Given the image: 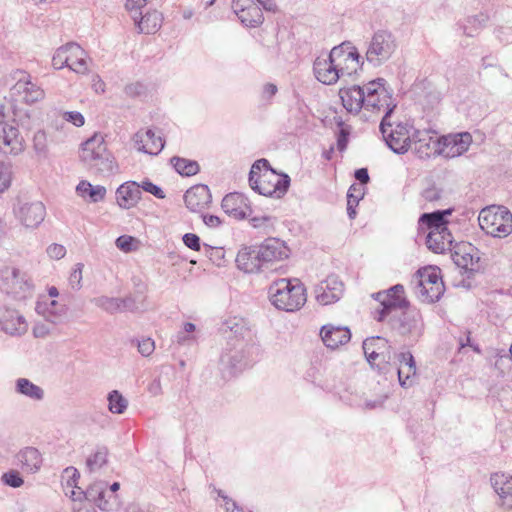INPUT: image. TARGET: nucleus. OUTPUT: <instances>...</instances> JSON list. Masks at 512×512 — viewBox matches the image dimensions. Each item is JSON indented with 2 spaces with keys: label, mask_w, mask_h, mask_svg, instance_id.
<instances>
[{
  "label": "nucleus",
  "mask_w": 512,
  "mask_h": 512,
  "mask_svg": "<svg viewBox=\"0 0 512 512\" xmlns=\"http://www.w3.org/2000/svg\"><path fill=\"white\" fill-rule=\"evenodd\" d=\"M0 327L9 335H23L28 330L24 316L9 306H0Z\"/></svg>",
  "instance_id": "nucleus-18"
},
{
  "label": "nucleus",
  "mask_w": 512,
  "mask_h": 512,
  "mask_svg": "<svg viewBox=\"0 0 512 512\" xmlns=\"http://www.w3.org/2000/svg\"><path fill=\"white\" fill-rule=\"evenodd\" d=\"M220 331L226 335L227 341L232 337V342L253 341L251 330L245 319L240 317H229L222 322Z\"/></svg>",
  "instance_id": "nucleus-25"
},
{
  "label": "nucleus",
  "mask_w": 512,
  "mask_h": 512,
  "mask_svg": "<svg viewBox=\"0 0 512 512\" xmlns=\"http://www.w3.org/2000/svg\"><path fill=\"white\" fill-rule=\"evenodd\" d=\"M12 179V171L9 164L0 160V192L9 188Z\"/></svg>",
  "instance_id": "nucleus-58"
},
{
  "label": "nucleus",
  "mask_w": 512,
  "mask_h": 512,
  "mask_svg": "<svg viewBox=\"0 0 512 512\" xmlns=\"http://www.w3.org/2000/svg\"><path fill=\"white\" fill-rule=\"evenodd\" d=\"M140 184L135 181H127L116 190V200L122 209H130L137 205L141 199Z\"/></svg>",
  "instance_id": "nucleus-33"
},
{
  "label": "nucleus",
  "mask_w": 512,
  "mask_h": 512,
  "mask_svg": "<svg viewBox=\"0 0 512 512\" xmlns=\"http://www.w3.org/2000/svg\"><path fill=\"white\" fill-rule=\"evenodd\" d=\"M67 67L78 74H86L89 71L88 55L77 43H69Z\"/></svg>",
  "instance_id": "nucleus-37"
},
{
  "label": "nucleus",
  "mask_w": 512,
  "mask_h": 512,
  "mask_svg": "<svg viewBox=\"0 0 512 512\" xmlns=\"http://www.w3.org/2000/svg\"><path fill=\"white\" fill-rule=\"evenodd\" d=\"M320 336L323 343L331 349H336L348 343L351 339L350 329L346 326L327 324L322 326Z\"/></svg>",
  "instance_id": "nucleus-29"
},
{
  "label": "nucleus",
  "mask_w": 512,
  "mask_h": 512,
  "mask_svg": "<svg viewBox=\"0 0 512 512\" xmlns=\"http://www.w3.org/2000/svg\"><path fill=\"white\" fill-rule=\"evenodd\" d=\"M212 200L207 185L199 184L188 189L184 195V201L189 210L198 212L206 208Z\"/></svg>",
  "instance_id": "nucleus-30"
},
{
  "label": "nucleus",
  "mask_w": 512,
  "mask_h": 512,
  "mask_svg": "<svg viewBox=\"0 0 512 512\" xmlns=\"http://www.w3.org/2000/svg\"><path fill=\"white\" fill-rule=\"evenodd\" d=\"M472 143V136L469 132H463L441 138L442 148L439 154H443L447 158H454L468 151Z\"/></svg>",
  "instance_id": "nucleus-21"
},
{
  "label": "nucleus",
  "mask_w": 512,
  "mask_h": 512,
  "mask_svg": "<svg viewBox=\"0 0 512 512\" xmlns=\"http://www.w3.org/2000/svg\"><path fill=\"white\" fill-rule=\"evenodd\" d=\"M459 274L463 277L460 285L465 288H471L472 282L477 274L483 273L485 265L481 258H452Z\"/></svg>",
  "instance_id": "nucleus-26"
},
{
  "label": "nucleus",
  "mask_w": 512,
  "mask_h": 512,
  "mask_svg": "<svg viewBox=\"0 0 512 512\" xmlns=\"http://www.w3.org/2000/svg\"><path fill=\"white\" fill-rule=\"evenodd\" d=\"M134 146L138 151L150 155H157L164 148V140L156 135L152 129L140 130L133 137Z\"/></svg>",
  "instance_id": "nucleus-27"
},
{
  "label": "nucleus",
  "mask_w": 512,
  "mask_h": 512,
  "mask_svg": "<svg viewBox=\"0 0 512 512\" xmlns=\"http://www.w3.org/2000/svg\"><path fill=\"white\" fill-rule=\"evenodd\" d=\"M488 20L489 16L487 14L479 13L477 15L468 16L458 25L464 35L475 37L479 31L486 26Z\"/></svg>",
  "instance_id": "nucleus-41"
},
{
  "label": "nucleus",
  "mask_w": 512,
  "mask_h": 512,
  "mask_svg": "<svg viewBox=\"0 0 512 512\" xmlns=\"http://www.w3.org/2000/svg\"><path fill=\"white\" fill-rule=\"evenodd\" d=\"M69 43L59 47L52 58V65L55 69H62L68 65Z\"/></svg>",
  "instance_id": "nucleus-52"
},
{
  "label": "nucleus",
  "mask_w": 512,
  "mask_h": 512,
  "mask_svg": "<svg viewBox=\"0 0 512 512\" xmlns=\"http://www.w3.org/2000/svg\"><path fill=\"white\" fill-rule=\"evenodd\" d=\"M116 246L124 253H131L137 250L139 240L129 235H122L116 239Z\"/></svg>",
  "instance_id": "nucleus-51"
},
{
  "label": "nucleus",
  "mask_w": 512,
  "mask_h": 512,
  "mask_svg": "<svg viewBox=\"0 0 512 512\" xmlns=\"http://www.w3.org/2000/svg\"><path fill=\"white\" fill-rule=\"evenodd\" d=\"M388 323L394 331L401 336H408L417 341L423 334L424 323L421 313L410 308L400 310L397 314H392L388 319Z\"/></svg>",
  "instance_id": "nucleus-11"
},
{
  "label": "nucleus",
  "mask_w": 512,
  "mask_h": 512,
  "mask_svg": "<svg viewBox=\"0 0 512 512\" xmlns=\"http://www.w3.org/2000/svg\"><path fill=\"white\" fill-rule=\"evenodd\" d=\"M80 159L93 173L110 176L118 172V164L108 151L103 135L99 133L82 144Z\"/></svg>",
  "instance_id": "nucleus-1"
},
{
  "label": "nucleus",
  "mask_w": 512,
  "mask_h": 512,
  "mask_svg": "<svg viewBox=\"0 0 512 512\" xmlns=\"http://www.w3.org/2000/svg\"><path fill=\"white\" fill-rule=\"evenodd\" d=\"M282 258H272V260H261L259 261V272L258 273H272V272H279L282 270V266H280L279 260Z\"/></svg>",
  "instance_id": "nucleus-59"
},
{
  "label": "nucleus",
  "mask_w": 512,
  "mask_h": 512,
  "mask_svg": "<svg viewBox=\"0 0 512 512\" xmlns=\"http://www.w3.org/2000/svg\"><path fill=\"white\" fill-rule=\"evenodd\" d=\"M331 52L341 78L356 74L364 64L365 58H361L357 48L350 42H343L333 47Z\"/></svg>",
  "instance_id": "nucleus-13"
},
{
  "label": "nucleus",
  "mask_w": 512,
  "mask_h": 512,
  "mask_svg": "<svg viewBox=\"0 0 512 512\" xmlns=\"http://www.w3.org/2000/svg\"><path fill=\"white\" fill-rule=\"evenodd\" d=\"M491 485L500 498L504 499L512 493V475L494 473L490 477Z\"/></svg>",
  "instance_id": "nucleus-42"
},
{
  "label": "nucleus",
  "mask_w": 512,
  "mask_h": 512,
  "mask_svg": "<svg viewBox=\"0 0 512 512\" xmlns=\"http://www.w3.org/2000/svg\"><path fill=\"white\" fill-rule=\"evenodd\" d=\"M397 49L395 36L387 30H378L368 42L365 60L373 67L387 62Z\"/></svg>",
  "instance_id": "nucleus-7"
},
{
  "label": "nucleus",
  "mask_w": 512,
  "mask_h": 512,
  "mask_svg": "<svg viewBox=\"0 0 512 512\" xmlns=\"http://www.w3.org/2000/svg\"><path fill=\"white\" fill-rule=\"evenodd\" d=\"M257 350L253 341H242L234 343L229 337L225 351L221 355L220 362L230 375L242 371L253 361L252 354Z\"/></svg>",
  "instance_id": "nucleus-5"
},
{
  "label": "nucleus",
  "mask_w": 512,
  "mask_h": 512,
  "mask_svg": "<svg viewBox=\"0 0 512 512\" xmlns=\"http://www.w3.org/2000/svg\"><path fill=\"white\" fill-rule=\"evenodd\" d=\"M107 495V482L105 481H96L92 483L85 491L80 489V491H72V497L74 500L81 499L83 496L87 501L96 505L100 510L110 512L117 510L120 506V500L118 496H109L108 499H105Z\"/></svg>",
  "instance_id": "nucleus-14"
},
{
  "label": "nucleus",
  "mask_w": 512,
  "mask_h": 512,
  "mask_svg": "<svg viewBox=\"0 0 512 512\" xmlns=\"http://www.w3.org/2000/svg\"><path fill=\"white\" fill-rule=\"evenodd\" d=\"M15 83L10 88V97L15 101L34 104L45 98V91L32 82V77L24 70H15L11 74Z\"/></svg>",
  "instance_id": "nucleus-10"
},
{
  "label": "nucleus",
  "mask_w": 512,
  "mask_h": 512,
  "mask_svg": "<svg viewBox=\"0 0 512 512\" xmlns=\"http://www.w3.org/2000/svg\"><path fill=\"white\" fill-rule=\"evenodd\" d=\"M137 347L139 353L142 356L148 357L153 353L155 349V343L151 338H144L142 340L137 341Z\"/></svg>",
  "instance_id": "nucleus-62"
},
{
  "label": "nucleus",
  "mask_w": 512,
  "mask_h": 512,
  "mask_svg": "<svg viewBox=\"0 0 512 512\" xmlns=\"http://www.w3.org/2000/svg\"><path fill=\"white\" fill-rule=\"evenodd\" d=\"M343 283L335 275L328 276L315 287L317 301L322 305L337 302L343 294Z\"/></svg>",
  "instance_id": "nucleus-20"
},
{
  "label": "nucleus",
  "mask_w": 512,
  "mask_h": 512,
  "mask_svg": "<svg viewBox=\"0 0 512 512\" xmlns=\"http://www.w3.org/2000/svg\"><path fill=\"white\" fill-rule=\"evenodd\" d=\"M108 448L106 446H98L96 450L86 459V469L90 472L99 471L108 463Z\"/></svg>",
  "instance_id": "nucleus-43"
},
{
  "label": "nucleus",
  "mask_w": 512,
  "mask_h": 512,
  "mask_svg": "<svg viewBox=\"0 0 512 512\" xmlns=\"http://www.w3.org/2000/svg\"><path fill=\"white\" fill-rule=\"evenodd\" d=\"M426 246L434 254L451 252V256H473V247L470 243L461 242L453 244L449 230L429 231L426 236Z\"/></svg>",
  "instance_id": "nucleus-12"
},
{
  "label": "nucleus",
  "mask_w": 512,
  "mask_h": 512,
  "mask_svg": "<svg viewBox=\"0 0 512 512\" xmlns=\"http://www.w3.org/2000/svg\"><path fill=\"white\" fill-rule=\"evenodd\" d=\"M33 146L38 155L45 156L47 152V135L39 130L34 134Z\"/></svg>",
  "instance_id": "nucleus-57"
},
{
  "label": "nucleus",
  "mask_w": 512,
  "mask_h": 512,
  "mask_svg": "<svg viewBox=\"0 0 512 512\" xmlns=\"http://www.w3.org/2000/svg\"><path fill=\"white\" fill-rule=\"evenodd\" d=\"M396 361L399 364L398 379L403 388L411 387L414 384L417 368L416 362L411 352H401L396 355Z\"/></svg>",
  "instance_id": "nucleus-31"
},
{
  "label": "nucleus",
  "mask_w": 512,
  "mask_h": 512,
  "mask_svg": "<svg viewBox=\"0 0 512 512\" xmlns=\"http://www.w3.org/2000/svg\"><path fill=\"white\" fill-rule=\"evenodd\" d=\"M175 170L182 176H193L199 172V164L196 161L174 156L170 160Z\"/></svg>",
  "instance_id": "nucleus-46"
},
{
  "label": "nucleus",
  "mask_w": 512,
  "mask_h": 512,
  "mask_svg": "<svg viewBox=\"0 0 512 512\" xmlns=\"http://www.w3.org/2000/svg\"><path fill=\"white\" fill-rule=\"evenodd\" d=\"M141 188L144 191L154 195L158 199L165 198V194H164L163 190L159 186L150 182L149 180L143 181L142 184L140 185V189Z\"/></svg>",
  "instance_id": "nucleus-64"
},
{
  "label": "nucleus",
  "mask_w": 512,
  "mask_h": 512,
  "mask_svg": "<svg viewBox=\"0 0 512 512\" xmlns=\"http://www.w3.org/2000/svg\"><path fill=\"white\" fill-rule=\"evenodd\" d=\"M305 292L306 289L301 283L292 284L286 278L274 281L268 290L272 305L286 312L299 310L305 304Z\"/></svg>",
  "instance_id": "nucleus-2"
},
{
  "label": "nucleus",
  "mask_w": 512,
  "mask_h": 512,
  "mask_svg": "<svg viewBox=\"0 0 512 512\" xmlns=\"http://www.w3.org/2000/svg\"><path fill=\"white\" fill-rule=\"evenodd\" d=\"M31 277L16 267H5L0 271V289L16 300H26L34 294Z\"/></svg>",
  "instance_id": "nucleus-3"
},
{
  "label": "nucleus",
  "mask_w": 512,
  "mask_h": 512,
  "mask_svg": "<svg viewBox=\"0 0 512 512\" xmlns=\"http://www.w3.org/2000/svg\"><path fill=\"white\" fill-rule=\"evenodd\" d=\"M245 200L239 193H230L223 198L221 207L229 216L241 220L247 217L248 207Z\"/></svg>",
  "instance_id": "nucleus-35"
},
{
  "label": "nucleus",
  "mask_w": 512,
  "mask_h": 512,
  "mask_svg": "<svg viewBox=\"0 0 512 512\" xmlns=\"http://www.w3.org/2000/svg\"><path fill=\"white\" fill-rule=\"evenodd\" d=\"M363 351L367 361L372 365L378 358L384 362L391 361L392 346L381 336H373L364 340Z\"/></svg>",
  "instance_id": "nucleus-23"
},
{
  "label": "nucleus",
  "mask_w": 512,
  "mask_h": 512,
  "mask_svg": "<svg viewBox=\"0 0 512 512\" xmlns=\"http://www.w3.org/2000/svg\"><path fill=\"white\" fill-rule=\"evenodd\" d=\"M414 294L422 303L433 304L438 302L445 292L444 283H431L430 285L415 284Z\"/></svg>",
  "instance_id": "nucleus-38"
},
{
  "label": "nucleus",
  "mask_w": 512,
  "mask_h": 512,
  "mask_svg": "<svg viewBox=\"0 0 512 512\" xmlns=\"http://www.w3.org/2000/svg\"><path fill=\"white\" fill-rule=\"evenodd\" d=\"M84 265L82 263L76 264L69 276V284L73 289L78 290L81 287L82 280V269Z\"/></svg>",
  "instance_id": "nucleus-61"
},
{
  "label": "nucleus",
  "mask_w": 512,
  "mask_h": 512,
  "mask_svg": "<svg viewBox=\"0 0 512 512\" xmlns=\"http://www.w3.org/2000/svg\"><path fill=\"white\" fill-rule=\"evenodd\" d=\"M108 410L113 414H123L127 407L128 401L118 390H112L107 395Z\"/></svg>",
  "instance_id": "nucleus-47"
},
{
  "label": "nucleus",
  "mask_w": 512,
  "mask_h": 512,
  "mask_svg": "<svg viewBox=\"0 0 512 512\" xmlns=\"http://www.w3.org/2000/svg\"><path fill=\"white\" fill-rule=\"evenodd\" d=\"M478 220L482 230L493 237H506L512 232V214L504 206L483 208Z\"/></svg>",
  "instance_id": "nucleus-4"
},
{
  "label": "nucleus",
  "mask_w": 512,
  "mask_h": 512,
  "mask_svg": "<svg viewBox=\"0 0 512 512\" xmlns=\"http://www.w3.org/2000/svg\"><path fill=\"white\" fill-rule=\"evenodd\" d=\"M91 302L109 314L126 312L122 298L99 296L91 299Z\"/></svg>",
  "instance_id": "nucleus-44"
},
{
  "label": "nucleus",
  "mask_w": 512,
  "mask_h": 512,
  "mask_svg": "<svg viewBox=\"0 0 512 512\" xmlns=\"http://www.w3.org/2000/svg\"><path fill=\"white\" fill-rule=\"evenodd\" d=\"M374 298L380 304V308L374 311V319L378 322L388 320L392 314H397L400 310L407 309L410 305L404 296V286L401 284H396L386 291L374 294Z\"/></svg>",
  "instance_id": "nucleus-8"
},
{
  "label": "nucleus",
  "mask_w": 512,
  "mask_h": 512,
  "mask_svg": "<svg viewBox=\"0 0 512 512\" xmlns=\"http://www.w3.org/2000/svg\"><path fill=\"white\" fill-rule=\"evenodd\" d=\"M232 9L241 23L247 27H257L263 22L262 10L254 0H233Z\"/></svg>",
  "instance_id": "nucleus-17"
},
{
  "label": "nucleus",
  "mask_w": 512,
  "mask_h": 512,
  "mask_svg": "<svg viewBox=\"0 0 512 512\" xmlns=\"http://www.w3.org/2000/svg\"><path fill=\"white\" fill-rule=\"evenodd\" d=\"M2 481L5 485L12 488H19L24 484V480L17 470H9L2 475Z\"/></svg>",
  "instance_id": "nucleus-56"
},
{
  "label": "nucleus",
  "mask_w": 512,
  "mask_h": 512,
  "mask_svg": "<svg viewBox=\"0 0 512 512\" xmlns=\"http://www.w3.org/2000/svg\"><path fill=\"white\" fill-rule=\"evenodd\" d=\"M385 79L378 78L365 85L364 109L369 111H385L383 118H390L396 104L393 103L391 92L385 87Z\"/></svg>",
  "instance_id": "nucleus-9"
},
{
  "label": "nucleus",
  "mask_w": 512,
  "mask_h": 512,
  "mask_svg": "<svg viewBox=\"0 0 512 512\" xmlns=\"http://www.w3.org/2000/svg\"><path fill=\"white\" fill-rule=\"evenodd\" d=\"M344 108L350 113H359L364 108L365 86L353 85L339 90Z\"/></svg>",
  "instance_id": "nucleus-32"
},
{
  "label": "nucleus",
  "mask_w": 512,
  "mask_h": 512,
  "mask_svg": "<svg viewBox=\"0 0 512 512\" xmlns=\"http://www.w3.org/2000/svg\"><path fill=\"white\" fill-rule=\"evenodd\" d=\"M125 93L129 97H142L147 93V86L142 82H134L126 85Z\"/></svg>",
  "instance_id": "nucleus-60"
},
{
  "label": "nucleus",
  "mask_w": 512,
  "mask_h": 512,
  "mask_svg": "<svg viewBox=\"0 0 512 512\" xmlns=\"http://www.w3.org/2000/svg\"><path fill=\"white\" fill-rule=\"evenodd\" d=\"M16 391L33 400L39 401L44 398L43 389L26 378H19L16 381Z\"/></svg>",
  "instance_id": "nucleus-45"
},
{
  "label": "nucleus",
  "mask_w": 512,
  "mask_h": 512,
  "mask_svg": "<svg viewBox=\"0 0 512 512\" xmlns=\"http://www.w3.org/2000/svg\"><path fill=\"white\" fill-rule=\"evenodd\" d=\"M380 131L387 146L397 154H404L408 151L411 143L407 124L398 123L394 127L389 118H382Z\"/></svg>",
  "instance_id": "nucleus-15"
},
{
  "label": "nucleus",
  "mask_w": 512,
  "mask_h": 512,
  "mask_svg": "<svg viewBox=\"0 0 512 512\" xmlns=\"http://www.w3.org/2000/svg\"><path fill=\"white\" fill-rule=\"evenodd\" d=\"M63 119L67 122L72 123L76 127H81L85 123L84 116L78 111L64 112Z\"/></svg>",
  "instance_id": "nucleus-63"
},
{
  "label": "nucleus",
  "mask_w": 512,
  "mask_h": 512,
  "mask_svg": "<svg viewBox=\"0 0 512 512\" xmlns=\"http://www.w3.org/2000/svg\"><path fill=\"white\" fill-rule=\"evenodd\" d=\"M24 148V139L19 130L7 123H0V152L16 156Z\"/></svg>",
  "instance_id": "nucleus-19"
},
{
  "label": "nucleus",
  "mask_w": 512,
  "mask_h": 512,
  "mask_svg": "<svg viewBox=\"0 0 512 512\" xmlns=\"http://www.w3.org/2000/svg\"><path fill=\"white\" fill-rule=\"evenodd\" d=\"M249 184L260 195L278 199L286 194L290 185V177L287 174L266 169L257 176H249Z\"/></svg>",
  "instance_id": "nucleus-6"
},
{
  "label": "nucleus",
  "mask_w": 512,
  "mask_h": 512,
  "mask_svg": "<svg viewBox=\"0 0 512 512\" xmlns=\"http://www.w3.org/2000/svg\"><path fill=\"white\" fill-rule=\"evenodd\" d=\"M35 311L52 324H61L67 317L68 308L65 304L55 299L39 298L36 302Z\"/></svg>",
  "instance_id": "nucleus-22"
},
{
  "label": "nucleus",
  "mask_w": 512,
  "mask_h": 512,
  "mask_svg": "<svg viewBox=\"0 0 512 512\" xmlns=\"http://www.w3.org/2000/svg\"><path fill=\"white\" fill-rule=\"evenodd\" d=\"M106 188L102 185L93 186L90 182L82 180L76 186V193L83 199H89L92 203L103 201L106 196Z\"/></svg>",
  "instance_id": "nucleus-40"
},
{
  "label": "nucleus",
  "mask_w": 512,
  "mask_h": 512,
  "mask_svg": "<svg viewBox=\"0 0 512 512\" xmlns=\"http://www.w3.org/2000/svg\"><path fill=\"white\" fill-rule=\"evenodd\" d=\"M416 143L419 144V150L425 147L427 150H434V152H438L440 150L441 138L437 136H432L428 132H420L418 131L415 135Z\"/></svg>",
  "instance_id": "nucleus-49"
},
{
  "label": "nucleus",
  "mask_w": 512,
  "mask_h": 512,
  "mask_svg": "<svg viewBox=\"0 0 512 512\" xmlns=\"http://www.w3.org/2000/svg\"><path fill=\"white\" fill-rule=\"evenodd\" d=\"M261 260H272V258H234L237 268L246 274L258 273Z\"/></svg>",
  "instance_id": "nucleus-50"
},
{
  "label": "nucleus",
  "mask_w": 512,
  "mask_h": 512,
  "mask_svg": "<svg viewBox=\"0 0 512 512\" xmlns=\"http://www.w3.org/2000/svg\"><path fill=\"white\" fill-rule=\"evenodd\" d=\"M124 308L129 312L144 311L147 308V301L144 303L136 302V292L132 290L127 296L122 298Z\"/></svg>",
  "instance_id": "nucleus-53"
},
{
  "label": "nucleus",
  "mask_w": 512,
  "mask_h": 512,
  "mask_svg": "<svg viewBox=\"0 0 512 512\" xmlns=\"http://www.w3.org/2000/svg\"><path fill=\"white\" fill-rule=\"evenodd\" d=\"M46 215V209L42 202L35 201L24 203L20 206L17 216L23 225L35 228L40 225Z\"/></svg>",
  "instance_id": "nucleus-28"
},
{
  "label": "nucleus",
  "mask_w": 512,
  "mask_h": 512,
  "mask_svg": "<svg viewBox=\"0 0 512 512\" xmlns=\"http://www.w3.org/2000/svg\"><path fill=\"white\" fill-rule=\"evenodd\" d=\"M444 283L440 276V270L434 267H427L423 269H419L416 273V283L415 284H425L430 285L431 283Z\"/></svg>",
  "instance_id": "nucleus-48"
},
{
  "label": "nucleus",
  "mask_w": 512,
  "mask_h": 512,
  "mask_svg": "<svg viewBox=\"0 0 512 512\" xmlns=\"http://www.w3.org/2000/svg\"><path fill=\"white\" fill-rule=\"evenodd\" d=\"M148 0H126L125 8L133 21H137L143 14L142 9L147 5Z\"/></svg>",
  "instance_id": "nucleus-54"
},
{
  "label": "nucleus",
  "mask_w": 512,
  "mask_h": 512,
  "mask_svg": "<svg viewBox=\"0 0 512 512\" xmlns=\"http://www.w3.org/2000/svg\"><path fill=\"white\" fill-rule=\"evenodd\" d=\"M163 15L157 10L147 11L134 21L139 33L154 34L162 26Z\"/></svg>",
  "instance_id": "nucleus-39"
},
{
  "label": "nucleus",
  "mask_w": 512,
  "mask_h": 512,
  "mask_svg": "<svg viewBox=\"0 0 512 512\" xmlns=\"http://www.w3.org/2000/svg\"><path fill=\"white\" fill-rule=\"evenodd\" d=\"M453 212L452 208L445 210H436L431 213H423L419 218V223L422 226H426L429 231H444L448 230V220L446 217L451 215Z\"/></svg>",
  "instance_id": "nucleus-36"
},
{
  "label": "nucleus",
  "mask_w": 512,
  "mask_h": 512,
  "mask_svg": "<svg viewBox=\"0 0 512 512\" xmlns=\"http://www.w3.org/2000/svg\"><path fill=\"white\" fill-rule=\"evenodd\" d=\"M288 247L278 238H267L260 244L243 246L237 256H288Z\"/></svg>",
  "instance_id": "nucleus-16"
},
{
  "label": "nucleus",
  "mask_w": 512,
  "mask_h": 512,
  "mask_svg": "<svg viewBox=\"0 0 512 512\" xmlns=\"http://www.w3.org/2000/svg\"><path fill=\"white\" fill-rule=\"evenodd\" d=\"M17 464L21 467L24 472L36 473L40 470L43 458L40 451L31 446H27L15 455Z\"/></svg>",
  "instance_id": "nucleus-34"
},
{
  "label": "nucleus",
  "mask_w": 512,
  "mask_h": 512,
  "mask_svg": "<svg viewBox=\"0 0 512 512\" xmlns=\"http://www.w3.org/2000/svg\"><path fill=\"white\" fill-rule=\"evenodd\" d=\"M133 289L136 292V302L144 303L147 300V285L141 277L133 276L132 279Z\"/></svg>",
  "instance_id": "nucleus-55"
},
{
  "label": "nucleus",
  "mask_w": 512,
  "mask_h": 512,
  "mask_svg": "<svg viewBox=\"0 0 512 512\" xmlns=\"http://www.w3.org/2000/svg\"><path fill=\"white\" fill-rule=\"evenodd\" d=\"M313 71L316 79L325 85H333L341 79L331 51L327 56H319L315 59Z\"/></svg>",
  "instance_id": "nucleus-24"
}]
</instances>
